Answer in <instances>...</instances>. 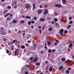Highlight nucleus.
Segmentation results:
<instances>
[{
	"label": "nucleus",
	"instance_id": "nucleus-16",
	"mask_svg": "<svg viewBox=\"0 0 74 74\" xmlns=\"http://www.w3.org/2000/svg\"><path fill=\"white\" fill-rule=\"evenodd\" d=\"M36 66H40V62L36 63Z\"/></svg>",
	"mask_w": 74,
	"mask_h": 74
},
{
	"label": "nucleus",
	"instance_id": "nucleus-39",
	"mask_svg": "<svg viewBox=\"0 0 74 74\" xmlns=\"http://www.w3.org/2000/svg\"><path fill=\"white\" fill-rule=\"evenodd\" d=\"M45 63L46 64H47V63H48V61H45Z\"/></svg>",
	"mask_w": 74,
	"mask_h": 74
},
{
	"label": "nucleus",
	"instance_id": "nucleus-54",
	"mask_svg": "<svg viewBox=\"0 0 74 74\" xmlns=\"http://www.w3.org/2000/svg\"><path fill=\"white\" fill-rule=\"evenodd\" d=\"M68 70H71V68L70 67L68 68Z\"/></svg>",
	"mask_w": 74,
	"mask_h": 74
},
{
	"label": "nucleus",
	"instance_id": "nucleus-45",
	"mask_svg": "<svg viewBox=\"0 0 74 74\" xmlns=\"http://www.w3.org/2000/svg\"><path fill=\"white\" fill-rule=\"evenodd\" d=\"M52 51L53 52H55V49H53L52 50Z\"/></svg>",
	"mask_w": 74,
	"mask_h": 74
},
{
	"label": "nucleus",
	"instance_id": "nucleus-57",
	"mask_svg": "<svg viewBox=\"0 0 74 74\" xmlns=\"http://www.w3.org/2000/svg\"><path fill=\"white\" fill-rule=\"evenodd\" d=\"M38 28H39V29H41V26H39Z\"/></svg>",
	"mask_w": 74,
	"mask_h": 74
},
{
	"label": "nucleus",
	"instance_id": "nucleus-49",
	"mask_svg": "<svg viewBox=\"0 0 74 74\" xmlns=\"http://www.w3.org/2000/svg\"><path fill=\"white\" fill-rule=\"evenodd\" d=\"M20 45H18V46H17V47H18V48H20Z\"/></svg>",
	"mask_w": 74,
	"mask_h": 74
},
{
	"label": "nucleus",
	"instance_id": "nucleus-41",
	"mask_svg": "<svg viewBox=\"0 0 74 74\" xmlns=\"http://www.w3.org/2000/svg\"><path fill=\"white\" fill-rule=\"evenodd\" d=\"M33 19L34 20H36L37 19V17H34Z\"/></svg>",
	"mask_w": 74,
	"mask_h": 74
},
{
	"label": "nucleus",
	"instance_id": "nucleus-23",
	"mask_svg": "<svg viewBox=\"0 0 74 74\" xmlns=\"http://www.w3.org/2000/svg\"><path fill=\"white\" fill-rule=\"evenodd\" d=\"M66 74H69V71L68 70H66Z\"/></svg>",
	"mask_w": 74,
	"mask_h": 74
},
{
	"label": "nucleus",
	"instance_id": "nucleus-36",
	"mask_svg": "<svg viewBox=\"0 0 74 74\" xmlns=\"http://www.w3.org/2000/svg\"><path fill=\"white\" fill-rule=\"evenodd\" d=\"M57 21L58 19H56V18H54V21H55V22H57Z\"/></svg>",
	"mask_w": 74,
	"mask_h": 74
},
{
	"label": "nucleus",
	"instance_id": "nucleus-27",
	"mask_svg": "<svg viewBox=\"0 0 74 74\" xmlns=\"http://www.w3.org/2000/svg\"><path fill=\"white\" fill-rule=\"evenodd\" d=\"M8 15H9V14L8 13L7 14H6V15H5L4 16V17H7V16H8Z\"/></svg>",
	"mask_w": 74,
	"mask_h": 74
},
{
	"label": "nucleus",
	"instance_id": "nucleus-61",
	"mask_svg": "<svg viewBox=\"0 0 74 74\" xmlns=\"http://www.w3.org/2000/svg\"><path fill=\"white\" fill-rule=\"evenodd\" d=\"M14 3L15 4H17V3H16V2H14Z\"/></svg>",
	"mask_w": 74,
	"mask_h": 74
},
{
	"label": "nucleus",
	"instance_id": "nucleus-19",
	"mask_svg": "<svg viewBox=\"0 0 74 74\" xmlns=\"http://www.w3.org/2000/svg\"><path fill=\"white\" fill-rule=\"evenodd\" d=\"M49 71H52V68L51 67L49 69Z\"/></svg>",
	"mask_w": 74,
	"mask_h": 74
},
{
	"label": "nucleus",
	"instance_id": "nucleus-30",
	"mask_svg": "<svg viewBox=\"0 0 74 74\" xmlns=\"http://www.w3.org/2000/svg\"><path fill=\"white\" fill-rule=\"evenodd\" d=\"M9 14V15H10V16H13V15H12V14H11L10 13H8Z\"/></svg>",
	"mask_w": 74,
	"mask_h": 74
},
{
	"label": "nucleus",
	"instance_id": "nucleus-40",
	"mask_svg": "<svg viewBox=\"0 0 74 74\" xmlns=\"http://www.w3.org/2000/svg\"><path fill=\"white\" fill-rule=\"evenodd\" d=\"M16 43H17V44H19L20 43L17 40H16Z\"/></svg>",
	"mask_w": 74,
	"mask_h": 74
},
{
	"label": "nucleus",
	"instance_id": "nucleus-34",
	"mask_svg": "<svg viewBox=\"0 0 74 74\" xmlns=\"http://www.w3.org/2000/svg\"><path fill=\"white\" fill-rule=\"evenodd\" d=\"M72 19V17L71 16H70L69 18V20H71Z\"/></svg>",
	"mask_w": 74,
	"mask_h": 74
},
{
	"label": "nucleus",
	"instance_id": "nucleus-11",
	"mask_svg": "<svg viewBox=\"0 0 74 74\" xmlns=\"http://www.w3.org/2000/svg\"><path fill=\"white\" fill-rule=\"evenodd\" d=\"M37 58H34L33 60V62H37Z\"/></svg>",
	"mask_w": 74,
	"mask_h": 74
},
{
	"label": "nucleus",
	"instance_id": "nucleus-50",
	"mask_svg": "<svg viewBox=\"0 0 74 74\" xmlns=\"http://www.w3.org/2000/svg\"><path fill=\"white\" fill-rule=\"evenodd\" d=\"M44 7H45V8H47V7H48V5H44Z\"/></svg>",
	"mask_w": 74,
	"mask_h": 74
},
{
	"label": "nucleus",
	"instance_id": "nucleus-6",
	"mask_svg": "<svg viewBox=\"0 0 74 74\" xmlns=\"http://www.w3.org/2000/svg\"><path fill=\"white\" fill-rule=\"evenodd\" d=\"M40 21L41 22H44V21H45V19L43 18H41L40 19Z\"/></svg>",
	"mask_w": 74,
	"mask_h": 74
},
{
	"label": "nucleus",
	"instance_id": "nucleus-64",
	"mask_svg": "<svg viewBox=\"0 0 74 74\" xmlns=\"http://www.w3.org/2000/svg\"><path fill=\"white\" fill-rule=\"evenodd\" d=\"M34 47H36L37 46V45L36 44L34 45Z\"/></svg>",
	"mask_w": 74,
	"mask_h": 74
},
{
	"label": "nucleus",
	"instance_id": "nucleus-55",
	"mask_svg": "<svg viewBox=\"0 0 74 74\" xmlns=\"http://www.w3.org/2000/svg\"><path fill=\"white\" fill-rule=\"evenodd\" d=\"M44 48L45 49H47V46H45Z\"/></svg>",
	"mask_w": 74,
	"mask_h": 74
},
{
	"label": "nucleus",
	"instance_id": "nucleus-4",
	"mask_svg": "<svg viewBox=\"0 0 74 74\" xmlns=\"http://www.w3.org/2000/svg\"><path fill=\"white\" fill-rule=\"evenodd\" d=\"M55 7H58V8H59L62 7V5H60L57 4L56 5Z\"/></svg>",
	"mask_w": 74,
	"mask_h": 74
},
{
	"label": "nucleus",
	"instance_id": "nucleus-14",
	"mask_svg": "<svg viewBox=\"0 0 74 74\" xmlns=\"http://www.w3.org/2000/svg\"><path fill=\"white\" fill-rule=\"evenodd\" d=\"M25 18L27 19H30V18H31V16H26V17H25Z\"/></svg>",
	"mask_w": 74,
	"mask_h": 74
},
{
	"label": "nucleus",
	"instance_id": "nucleus-47",
	"mask_svg": "<svg viewBox=\"0 0 74 74\" xmlns=\"http://www.w3.org/2000/svg\"><path fill=\"white\" fill-rule=\"evenodd\" d=\"M45 27V25H44L42 27V30H44V27Z\"/></svg>",
	"mask_w": 74,
	"mask_h": 74
},
{
	"label": "nucleus",
	"instance_id": "nucleus-43",
	"mask_svg": "<svg viewBox=\"0 0 74 74\" xmlns=\"http://www.w3.org/2000/svg\"><path fill=\"white\" fill-rule=\"evenodd\" d=\"M69 23L70 24H71V23H73V21H71L70 22H69Z\"/></svg>",
	"mask_w": 74,
	"mask_h": 74
},
{
	"label": "nucleus",
	"instance_id": "nucleus-24",
	"mask_svg": "<svg viewBox=\"0 0 74 74\" xmlns=\"http://www.w3.org/2000/svg\"><path fill=\"white\" fill-rule=\"evenodd\" d=\"M21 47L22 49H24V48H25V47L24 45H22L21 46Z\"/></svg>",
	"mask_w": 74,
	"mask_h": 74
},
{
	"label": "nucleus",
	"instance_id": "nucleus-10",
	"mask_svg": "<svg viewBox=\"0 0 74 74\" xmlns=\"http://www.w3.org/2000/svg\"><path fill=\"white\" fill-rule=\"evenodd\" d=\"M63 66H60L59 67V70H62L63 69Z\"/></svg>",
	"mask_w": 74,
	"mask_h": 74
},
{
	"label": "nucleus",
	"instance_id": "nucleus-62",
	"mask_svg": "<svg viewBox=\"0 0 74 74\" xmlns=\"http://www.w3.org/2000/svg\"><path fill=\"white\" fill-rule=\"evenodd\" d=\"M54 45H57V43H55Z\"/></svg>",
	"mask_w": 74,
	"mask_h": 74
},
{
	"label": "nucleus",
	"instance_id": "nucleus-42",
	"mask_svg": "<svg viewBox=\"0 0 74 74\" xmlns=\"http://www.w3.org/2000/svg\"><path fill=\"white\" fill-rule=\"evenodd\" d=\"M31 29H33L34 28V26L33 25H32L31 26Z\"/></svg>",
	"mask_w": 74,
	"mask_h": 74
},
{
	"label": "nucleus",
	"instance_id": "nucleus-31",
	"mask_svg": "<svg viewBox=\"0 0 74 74\" xmlns=\"http://www.w3.org/2000/svg\"><path fill=\"white\" fill-rule=\"evenodd\" d=\"M68 33V31H67V30H64V33Z\"/></svg>",
	"mask_w": 74,
	"mask_h": 74
},
{
	"label": "nucleus",
	"instance_id": "nucleus-63",
	"mask_svg": "<svg viewBox=\"0 0 74 74\" xmlns=\"http://www.w3.org/2000/svg\"><path fill=\"white\" fill-rule=\"evenodd\" d=\"M63 20H62V19H60V21H61V22H63Z\"/></svg>",
	"mask_w": 74,
	"mask_h": 74
},
{
	"label": "nucleus",
	"instance_id": "nucleus-51",
	"mask_svg": "<svg viewBox=\"0 0 74 74\" xmlns=\"http://www.w3.org/2000/svg\"><path fill=\"white\" fill-rule=\"evenodd\" d=\"M29 59L30 60H33V58H30Z\"/></svg>",
	"mask_w": 74,
	"mask_h": 74
},
{
	"label": "nucleus",
	"instance_id": "nucleus-9",
	"mask_svg": "<svg viewBox=\"0 0 74 74\" xmlns=\"http://www.w3.org/2000/svg\"><path fill=\"white\" fill-rule=\"evenodd\" d=\"M12 22L13 23H17V20H15L14 19H13L12 21Z\"/></svg>",
	"mask_w": 74,
	"mask_h": 74
},
{
	"label": "nucleus",
	"instance_id": "nucleus-26",
	"mask_svg": "<svg viewBox=\"0 0 74 74\" xmlns=\"http://www.w3.org/2000/svg\"><path fill=\"white\" fill-rule=\"evenodd\" d=\"M51 30H52V27H50L49 29V31H51Z\"/></svg>",
	"mask_w": 74,
	"mask_h": 74
},
{
	"label": "nucleus",
	"instance_id": "nucleus-25",
	"mask_svg": "<svg viewBox=\"0 0 74 74\" xmlns=\"http://www.w3.org/2000/svg\"><path fill=\"white\" fill-rule=\"evenodd\" d=\"M8 8H9V9H10L11 8V6H8L7 7Z\"/></svg>",
	"mask_w": 74,
	"mask_h": 74
},
{
	"label": "nucleus",
	"instance_id": "nucleus-15",
	"mask_svg": "<svg viewBox=\"0 0 74 74\" xmlns=\"http://www.w3.org/2000/svg\"><path fill=\"white\" fill-rule=\"evenodd\" d=\"M24 20H22L20 22V23H24Z\"/></svg>",
	"mask_w": 74,
	"mask_h": 74
},
{
	"label": "nucleus",
	"instance_id": "nucleus-38",
	"mask_svg": "<svg viewBox=\"0 0 74 74\" xmlns=\"http://www.w3.org/2000/svg\"><path fill=\"white\" fill-rule=\"evenodd\" d=\"M71 26H70V25H69L67 27V29H69V28Z\"/></svg>",
	"mask_w": 74,
	"mask_h": 74
},
{
	"label": "nucleus",
	"instance_id": "nucleus-5",
	"mask_svg": "<svg viewBox=\"0 0 74 74\" xmlns=\"http://www.w3.org/2000/svg\"><path fill=\"white\" fill-rule=\"evenodd\" d=\"M30 6V5L28 4H27L25 5V7L27 9H29V7Z\"/></svg>",
	"mask_w": 74,
	"mask_h": 74
},
{
	"label": "nucleus",
	"instance_id": "nucleus-44",
	"mask_svg": "<svg viewBox=\"0 0 74 74\" xmlns=\"http://www.w3.org/2000/svg\"><path fill=\"white\" fill-rule=\"evenodd\" d=\"M16 40H13V42L14 43H15V42H16Z\"/></svg>",
	"mask_w": 74,
	"mask_h": 74
},
{
	"label": "nucleus",
	"instance_id": "nucleus-29",
	"mask_svg": "<svg viewBox=\"0 0 74 74\" xmlns=\"http://www.w3.org/2000/svg\"><path fill=\"white\" fill-rule=\"evenodd\" d=\"M6 52L7 53H9V51L8 49H7L6 51Z\"/></svg>",
	"mask_w": 74,
	"mask_h": 74
},
{
	"label": "nucleus",
	"instance_id": "nucleus-32",
	"mask_svg": "<svg viewBox=\"0 0 74 74\" xmlns=\"http://www.w3.org/2000/svg\"><path fill=\"white\" fill-rule=\"evenodd\" d=\"M55 25L56 26H59V24L57 23H55Z\"/></svg>",
	"mask_w": 74,
	"mask_h": 74
},
{
	"label": "nucleus",
	"instance_id": "nucleus-52",
	"mask_svg": "<svg viewBox=\"0 0 74 74\" xmlns=\"http://www.w3.org/2000/svg\"><path fill=\"white\" fill-rule=\"evenodd\" d=\"M1 30H3V29H4V28L3 27H1Z\"/></svg>",
	"mask_w": 74,
	"mask_h": 74
},
{
	"label": "nucleus",
	"instance_id": "nucleus-7",
	"mask_svg": "<svg viewBox=\"0 0 74 74\" xmlns=\"http://www.w3.org/2000/svg\"><path fill=\"white\" fill-rule=\"evenodd\" d=\"M47 43L49 46L51 45V42H50V41H47Z\"/></svg>",
	"mask_w": 74,
	"mask_h": 74
},
{
	"label": "nucleus",
	"instance_id": "nucleus-28",
	"mask_svg": "<svg viewBox=\"0 0 74 74\" xmlns=\"http://www.w3.org/2000/svg\"><path fill=\"white\" fill-rule=\"evenodd\" d=\"M28 25H30L31 24V22L30 21H29L28 22Z\"/></svg>",
	"mask_w": 74,
	"mask_h": 74
},
{
	"label": "nucleus",
	"instance_id": "nucleus-59",
	"mask_svg": "<svg viewBox=\"0 0 74 74\" xmlns=\"http://www.w3.org/2000/svg\"><path fill=\"white\" fill-rule=\"evenodd\" d=\"M22 18H25V16L23 15L22 16Z\"/></svg>",
	"mask_w": 74,
	"mask_h": 74
},
{
	"label": "nucleus",
	"instance_id": "nucleus-20",
	"mask_svg": "<svg viewBox=\"0 0 74 74\" xmlns=\"http://www.w3.org/2000/svg\"><path fill=\"white\" fill-rule=\"evenodd\" d=\"M47 20H50L51 19V17L49 16H48L47 17Z\"/></svg>",
	"mask_w": 74,
	"mask_h": 74
},
{
	"label": "nucleus",
	"instance_id": "nucleus-56",
	"mask_svg": "<svg viewBox=\"0 0 74 74\" xmlns=\"http://www.w3.org/2000/svg\"><path fill=\"white\" fill-rule=\"evenodd\" d=\"M55 14L56 15H58V14H57V13L56 12H55Z\"/></svg>",
	"mask_w": 74,
	"mask_h": 74
},
{
	"label": "nucleus",
	"instance_id": "nucleus-12",
	"mask_svg": "<svg viewBox=\"0 0 74 74\" xmlns=\"http://www.w3.org/2000/svg\"><path fill=\"white\" fill-rule=\"evenodd\" d=\"M66 2V1L65 0H62V3L63 4H65V3Z\"/></svg>",
	"mask_w": 74,
	"mask_h": 74
},
{
	"label": "nucleus",
	"instance_id": "nucleus-35",
	"mask_svg": "<svg viewBox=\"0 0 74 74\" xmlns=\"http://www.w3.org/2000/svg\"><path fill=\"white\" fill-rule=\"evenodd\" d=\"M17 8V5H15L14 6V8L15 9L16 8Z\"/></svg>",
	"mask_w": 74,
	"mask_h": 74
},
{
	"label": "nucleus",
	"instance_id": "nucleus-18",
	"mask_svg": "<svg viewBox=\"0 0 74 74\" xmlns=\"http://www.w3.org/2000/svg\"><path fill=\"white\" fill-rule=\"evenodd\" d=\"M72 46H73V44H69V45L68 47H69L70 48V47H72Z\"/></svg>",
	"mask_w": 74,
	"mask_h": 74
},
{
	"label": "nucleus",
	"instance_id": "nucleus-21",
	"mask_svg": "<svg viewBox=\"0 0 74 74\" xmlns=\"http://www.w3.org/2000/svg\"><path fill=\"white\" fill-rule=\"evenodd\" d=\"M6 20H7V21H10V17H7L6 18Z\"/></svg>",
	"mask_w": 74,
	"mask_h": 74
},
{
	"label": "nucleus",
	"instance_id": "nucleus-37",
	"mask_svg": "<svg viewBox=\"0 0 74 74\" xmlns=\"http://www.w3.org/2000/svg\"><path fill=\"white\" fill-rule=\"evenodd\" d=\"M16 53H17V52L16 51L14 52V54H15V56H16Z\"/></svg>",
	"mask_w": 74,
	"mask_h": 74
},
{
	"label": "nucleus",
	"instance_id": "nucleus-48",
	"mask_svg": "<svg viewBox=\"0 0 74 74\" xmlns=\"http://www.w3.org/2000/svg\"><path fill=\"white\" fill-rule=\"evenodd\" d=\"M31 23H34V21H31Z\"/></svg>",
	"mask_w": 74,
	"mask_h": 74
},
{
	"label": "nucleus",
	"instance_id": "nucleus-58",
	"mask_svg": "<svg viewBox=\"0 0 74 74\" xmlns=\"http://www.w3.org/2000/svg\"><path fill=\"white\" fill-rule=\"evenodd\" d=\"M28 42L29 43V42H31V41H30V40H28Z\"/></svg>",
	"mask_w": 74,
	"mask_h": 74
},
{
	"label": "nucleus",
	"instance_id": "nucleus-2",
	"mask_svg": "<svg viewBox=\"0 0 74 74\" xmlns=\"http://www.w3.org/2000/svg\"><path fill=\"white\" fill-rule=\"evenodd\" d=\"M48 13V10L47 9H45V10L44 12L43 13L44 15H46Z\"/></svg>",
	"mask_w": 74,
	"mask_h": 74
},
{
	"label": "nucleus",
	"instance_id": "nucleus-8",
	"mask_svg": "<svg viewBox=\"0 0 74 74\" xmlns=\"http://www.w3.org/2000/svg\"><path fill=\"white\" fill-rule=\"evenodd\" d=\"M38 14H41V12H42V10H39L38 12Z\"/></svg>",
	"mask_w": 74,
	"mask_h": 74
},
{
	"label": "nucleus",
	"instance_id": "nucleus-13",
	"mask_svg": "<svg viewBox=\"0 0 74 74\" xmlns=\"http://www.w3.org/2000/svg\"><path fill=\"white\" fill-rule=\"evenodd\" d=\"M61 60L62 62H64L66 60V59L64 58H62L61 59Z\"/></svg>",
	"mask_w": 74,
	"mask_h": 74
},
{
	"label": "nucleus",
	"instance_id": "nucleus-17",
	"mask_svg": "<svg viewBox=\"0 0 74 74\" xmlns=\"http://www.w3.org/2000/svg\"><path fill=\"white\" fill-rule=\"evenodd\" d=\"M32 5L33 6V9H34L35 8V4L33 3Z\"/></svg>",
	"mask_w": 74,
	"mask_h": 74
},
{
	"label": "nucleus",
	"instance_id": "nucleus-53",
	"mask_svg": "<svg viewBox=\"0 0 74 74\" xmlns=\"http://www.w3.org/2000/svg\"><path fill=\"white\" fill-rule=\"evenodd\" d=\"M39 31L40 32V34H41V30H39Z\"/></svg>",
	"mask_w": 74,
	"mask_h": 74
},
{
	"label": "nucleus",
	"instance_id": "nucleus-46",
	"mask_svg": "<svg viewBox=\"0 0 74 74\" xmlns=\"http://www.w3.org/2000/svg\"><path fill=\"white\" fill-rule=\"evenodd\" d=\"M54 23H55V21H52L51 23V24H53Z\"/></svg>",
	"mask_w": 74,
	"mask_h": 74
},
{
	"label": "nucleus",
	"instance_id": "nucleus-60",
	"mask_svg": "<svg viewBox=\"0 0 74 74\" xmlns=\"http://www.w3.org/2000/svg\"><path fill=\"white\" fill-rule=\"evenodd\" d=\"M40 8H42V6H41V5H40Z\"/></svg>",
	"mask_w": 74,
	"mask_h": 74
},
{
	"label": "nucleus",
	"instance_id": "nucleus-33",
	"mask_svg": "<svg viewBox=\"0 0 74 74\" xmlns=\"http://www.w3.org/2000/svg\"><path fill=\"white\" fill-rule=\"evenodd\" d=\"M55 41L56 42H57V43H58L59 42V41L58 40H57L56 39H55Z\"/></svg>",
	"mask_w": 74,
	"mask_h": 74
},
{
	"label": "nucleus",
	"instance_id": "nucleus-1",
	"mask_svg": "<svg viewBox=\"0 0 74 74\" xmlns=\"http://www.w3.org/2000/svg\"><path fill=\"white\" fill-rule=\"evenodd\" d=\"M64 31V29H62L60 30V31L59 32V34H61V36H63V33Z\"/></svg>",
	"mask_w": 74,
	"mask_h": 74
},
{
	"label": "nucleus",
	"instance_id": "nucleus-22",
	"mask_svg": "<svg viewBox=\"0 0 74 74\" xmlns=\"http://www.w3.org/2000/svg\"><path fill=\"white\" fill-rule=\"evenodd\" d=\"M48 52H49V53H51V52H52V51H51V49H49L48 50Z\"/></svg>",
	"mask_w": 74,
	"mask_h": 74
},
{
	"label": "nucleus",
	"instance_id": "nucleus-3",
	"mask_svg": "<svg viewBox=\"0 0 74 74\" xmlns=\"http://www.w3.org/2000/svg\"><path fill=\"white\" fill-rule=\"evenodd\" d=\"M1 35H5L7 34V32H3L2 31V32H1Z\"/></svg>",
	"mask_w": 74,
	"mask_h": 74
}]
</instances>
